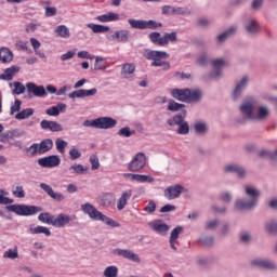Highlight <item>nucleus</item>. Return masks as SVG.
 <instances>
[{
	"instance_id": "f257e3e1",
	"label": "nucleus",
	"mask_w": 277,
	"mask_h": 277,
	"mask_svg": "<svg viewBox=\"0 0 277 277\" xmlns=\"http://www.w3.org/2000/svg\"><path fill=\"white\" fill-rule=\"evenodd\" d=\"M246 198H239L235 201V209L237 211H252L259 207V198H261V190L252 185L245 184L242 186Z\"/></svg>"
},
{
	"instance_id": "f03ea898",
	"label": "nucleus",
	"mask_w": 277,
	"mask_h": 277,
	"mask_svg": "<svg viewBox=\"0 0 277 277\" xmlns=\"http://www.w3.org/2000/svg\"><path fill=\"white\" fill-rule=\"evenodd\" d=\"M143 56L145 60L153 61L151 66L162 67L163 70H170V63L163 61L170 57V54H168V52L157 51V50H145L143 53Z\"/></svg>"
},
{
	"instance_id": "7ed1b4c3",
	"label": "nucleus",
	"mask_w": 277,
	"mask_h": 277,
	"mask_svg": "<svg viewBox=\"0 0 277 277\" xmlns=\"http://www.w3.org/2000/svg\"><path fill=\"white\" fill-rule=\"evenodd\" d=\"M256 109V98L253 96H248L239 105V111L242 116V119H240L238 122L240 124H243L247 120H251L254 116V111Z\"/></svg>"
},
{
	"instance_id": "20e7f679",
	"label": "nucleus",
	"mask_w": 277,
	"mask_h": 277,
	"mask_svg": "<svg viewBox=\"0 0 277 277\" xmlns=\"http://www.w3.org/2000/svg\"><path fill=\"white\" fill-rule=\"evenodd\" d=\"M118 124V120L111 117H98L94 120H84L83 127H91L93 129H114Z\"/></svg>"
},
{
	"instance_id": "39448f33",
	"label": "nucleus",
	"mask_w": 277,
	"mask_h": 277,
	"mask_svg": "<svg viewBox=\"0 0 277 277\" xmlns=\"http://www.w3.org/2000/svg\"><path fill=\"white\" fill-rule=\"evenodd\" d=\"M6 211H11V213H16V215L29 216L36 215L37 213H41L42 208L38 206H27V205H9L6 206Z\"/></svg>"
},
{
	"instance_id": "423d86ee",
	"label": "nucleus",
	"mask_w": 277,
	"mask_h": 277,
	"mask_svg": "<svg viewBox=\"0 0 277 277\" xmlns=\"http://www.w3.org/2000/svg\"><path fill=\"white\" fill-rule=\"evenodd\" d=\"M128 23L132 29H141V30H144V29L155 30V29H159V27H163V24L161 22H157L155 19L146 21V19L130 18L128 19Z\"/></svg>"
},
{
	"instance_id": "0eeeda50",
	"label": "nucleus",
	"mask_w": 277,
	"mask_h": 277,
	"mask_svg": "<svg viewBox=\"0 0 277 277\" xmlns=\"http://www.w3.org/2000/svg\"><path fill=\"white\" fill-rule=\"evenodd\" d=\"M146 168V154L137 153L128 164L130 172H141Z\"/></svg>"
},
{
	"instance_id": "6e6552de",
	"label": "nucleus",
	"mask_w": 277,
	"mask_h": 277,
	"mask_svg": "<svg viewBox=\"0 0 277 277\" xmlns=\"http://www.w3.org/2000/svg\"><path fill=\"white\" fill-rule=\"evenodd\" d=\"M243 27L248 36H259L261 34V24L254 17H247L243 21Z\"/></svg>"
},
{
	"instance_id": "1a4fd4ad",
	"label": "nucleus",
	"mask_w": 277,
	"mask_h": 277,
	"mask_svg": "<svg viewBox=\"0 0 277 277\" xmlns=\"http://www.w3.org/2000/svg\"><path fill=\"white\" fill-rule=\"evenodd\" d=\"M272 116V109L267 105H259L254 113L251 121L253 122H265Z\"/></svg>"
},
{
	"instance_id": "9d476101",
	"label": "nucleus",
	"mask_w": 277,
	"mask_h": 277,
	"mask_svg": "<svg viewBox=\"0 0 277 277\" xmlns=\"http://www.w3.org/2000/svg\"><path fill=\"white\" fill-rule=\"evenodd\" d=\"M89 217L94 222H103L104 224H106V226H111V228H118L119 226V224L116 221L103 214V212L98 211L96 208L92 214H89Z\"/></svg>"
},
{
	"instance_id": "9b49d317",
	"label": "nucleus",
	"mask_w": 277,
	"mask_h": 277,
	"mask_svg": "<svg viewBox=\"0 0 277 277\" xmlns=\"http://www.w3.org/2000/svg\"><path fill=\"white\" fill-rule=\"evenodd\" d=\"M61 163L62 158L58 155H51L38 159V164L41 168H57V166H60Z\"/></svg>"
},
{
	"instance_id": "f8f14e48",
	"label": "nucleus",
	"mask_w": 277,
	"mask_h": 277,
	"mask_svg": "<svg viewBox=\"0 0 277 277\" xmlns=\"http://www.w3.org/2000/svg\"><path fill=\"white\" fill-rule=\"evenodd\" d=\"M111 254H115V256H122V259H127L133 263H140L141 261L140 255L129 249H113Z\"/></svg>"
},
{
	"instance_id": "ddd939ff",
	"label": "nucleus",
	"mask_w": 277,
	"mask_h": 277,
	"mask_svg": "<svg viewBox=\"0 0 277 277\" xmlns=\"http://www.w3.org/2000/svg\"><path fill=\"white\" fill-rule=\"evenodd\" d=\"M26 90L28 94H32L38 98H44V96H47V89H44V85H37L34 82H27Z\"/></svg>"
},
{
	"instance_id": "4468645a",
	"label": "nucleus",
	"mask_w": 277,
	"mask_h": 277,
	"mask_svg": "<svg viewBox=\"0 0 277 277\" xmlns=\"http://www.w3.org/2000/svg\"><path fill=\"white\" fill-rule=\"evenodd\" d=\"M181 194H183V186L179 184L169 186L164 189V197L167 200H175Z\"/></svg>"
},
{
	"instance_id": "2eb2a0df",
	"label": "nucleus",
	"mask_w": 277,
	"mask_h": 277,
	"mask_svg": "<svg viewBox=\"0 0 277 277\" xmlns=\"http://www.w3.org/2000/svg\"><path fill=\"white\" fill-rule=\"evenodd\" d=\"M224 172L226 174H237L239 179H246L248 174L246 169L239 164H227L224 167Z\"/></svg>"
},
{
	"instance_id": "dca6fc26",
	"label": "nucleus",
	"mask_w": 277,
	"mask_h": 277,
	"mask_svg": "<svg viewBox=\"0 0 277 277\" xmlns=\"http://www.w3.org/2000/svg\"><path fill=\"white\" fill-rule=\"evenodd\" d=\"M40 187L43 189V192H45V194H48V196H50V198H52V200H56V202H64V200H66V197L62 193H55L53 187H51L49 184L41 183Z\"/></svg>"
},
{
	"instance_id": "f3484780",
	"label": "nucleus",
	"mask_w": 277,
	"mask_h": 277,
	"mask_svg": "<svg viewBox=\"0 0 277 277\" xmlns=\"http://www.w3.org/2000/svg\"><path fill=\"white\" fill-rule=\"evenodd\" d=\"M251 265H254V267H260L261 269H268V271L277 269L276 263L267 259L258 258L251 261Z\"/></svg>"
},
{
	"instance_id": "a211bd4d",
	"label": "nucleus",
	"mask_w": 277,
	"mask_h": 277,
	"mask_svg": "<svg viewBox=\"0 0 277 277\" xmlns=\"http://www.w3.org/2000/svg\"><path fill=\"white\" fill-rule=\"evenodd\" d=\"M96 92H98L96 88H93L90 90L79 89L69 93L68 98L75 100V98H85V96H95Z\"/></svg>"
},
{
	"instance_id": "6ab92c4d",
	"label": "nucleus",
	"mask_w": 277,
	"mask_h": 277,
	"mask_svg": "<svg viewBox=\"0 0 277 277\" xmlns=\"http://www.w3.org/2000/svg\"><path fill=\"white\" fill-rule=\"evenodd\" d=\"M18 72H21L19 66L13 65L9 68H5L4 72L0 74V81H12V79H14Z\"/></svg>"
},
{
	"instance_id": "aec40b11",
	"label": "nucleus",
	"mask_w": 277,
	"mask_h": 277,
	"mask_svg": "<svg viewBox=\"0 0 277 277\" xmlns=\"http://www.w3.org/2000/svg\"><path fill=\"white\" fill-rule=\"evenodd\" d=\"M250 82V78L248 76H243L238 83H236V87L234 89V100L237 101L239 96H241L243 90L248 88V83Z\"/></svg>"
},
{
	"instance_id": "412c9836",
	"label": "nucleus",
	"mask_w": 277,
	"mask_h": 277,
	"mask_svg": "<svg viewBox=\"0 0 277 277\" xmlns=\"http://www.w3.org/2000/svg\"><path fill=\"white\" fill-rule=\"evenodd\" d=\"M205 97V92L202 89H188V98L187 103H200Z\"/></svg>"
},
{
	"instance_id": "4be33fe9",
	"label": "nucleus",
	"mask_w": 277,
	"mask_h": 277,
	"mask_svg": "<svg viewBox=\"0 0 277 277\" xmlns=\"http://www.w3.org/2000/svg\"><path fill=\"white\" fill-rule=\"evenodd\" d=\"M69 222H72V217L68 214L61 213L56 217L54 216L52 226L55 228H64V226H68Z\"/></svg>"
},
{
	"instance_id": "5701e85b",
	"label": "nucleus",
	"mask_w": 277,
	"mask_h": 277,
	"mask_svg": "<svg viewBox=\"0 0 277 277\" xmlns=\"http://www.w3.org/2000/svg\"><path fill=\"white\" fill-rule=\"evenodd\" d=\"M185 118H187V110L183 109L182 114H176L169 118L167 124H169V127H179L185 122Z\"/></svg>"
},
{
	"instance_id": "b1692460",
	"label": "nucleus",
	"mask_w": 277,
	"mask_h": 277,
	"mask_svg": "<svg viewBox=\"0 0 277 277\" xmlns=\"http://www.w3.org/2000/svg\"><path fill=\"white\" fill-rule=\"evenodd\" d=\"M189 89H173L171 90L172 98L180 101L181 103H187Z\"/></svg>"
},
{
	"instance_id": "393cba45",
	"label": "nucleus",
	"mask_w": 277,
	"mask_h": 277,
	"mask_svg": "<svg viewBox=\"0 0 277 277\" xmlns=\"http://www.w3.org/2000/svg\"><path fill=\"white\" fill-rule=\"evenodd\" d=\"M132 196H133V190L131 189L124 190L121 194V197L117 201L118 211H122V209L127 207V203L129 202V200H131Z\"/></svg>"
},
{
	"instance_id": "a878e982",
	"label": "nucleus",
	"mask_w": 277,
	"mask_h": 277,
	"mask_svg": "<svg viewBox=\"0 0 277 277\" xmlns=\"http://www.w3.org/2000/svg\"><path fill=\"white\" fill-rule=\"evenodd\" d=\"M111 40H117V42H123L127 43L129 42V39L131 38V31L127 29H121L115 31L114 35H111Z\"/></svg>"
},
{
	"instance_id": "bb28decb",
	"label": "nucleus",
	"mask_w": 277,
	"mask_h": 277,
	"mask_svg": "<svg viewBox=\"0 0 277 277\" xmlns=\"http://www.w3.org/2000/svg\"><path fill=\"white\" fill-rule=\"evenodd\" d=\"M25 135V131L21 129H13L4 132L1 136L0 142H5V140H14L18 137H23Z\"/></svg>"
},
{
	"instance_id": "cd10ccee",
	"label": "nucleus",
	"mask_w": 277,
	"mask_h": 277,
	"mask_svg": "<svg viewBox=\"0 0 277 277\" xmlns=\"http://www.w3.org/2000/svg\"><path fill=\"white\" fill-rule=\"evenodd\" d=\"M149 226L159 235H166V233L170 230V226H168V224L163 223L161 220L154 221L149 224Z\"/></svg>"
},
{
	"instance_id": "c85d7f7f",
	"label": "nucleus",
	"mask_w": 277,
	"mask_h": 277,
	"mask_svg": "<svg viewBox=\"0 0 277 277\" xmlns=\"http://www.w3.org/2000/svg\"><path fill=\"white\" fill-rule=\"evenodd\" d=\"M67 172L69 174H77V175H81V174H88V172H90V167H84L81 163H74L71 164L68 169Z\"/></svg>"
},
{
	"instance_id": "c756f323",
	"label": "nucleus",
	"mask_w": 277,
	"mask_h": 277,
	"mask_svg": "<svg viewBox=\"0 0 277 277\" xmlns=\"http://www.w3.org/2000/svg\"><path fill=\"white\" fill-rule=\"evenodd\" d=\"M114 202H116V197L111 193H105L98 198L101 207H111Z\"/></svg>"
},
{
	"instance_id": "7c9ffc66",
	"label": "nucleus",
	"mask_w": 277,
	"mask_h": 277,
	"mask_svg": "<svg viewBox=\"0 0 277 277\" xmlns=\"http://www.w3.org/2000/svg\"><path fill=\"white\" fill-rule=\"evenodd\" d=\"M237 26H230L227 30L216 37L217 42H220V44L226 42V40L230 38V36H235V34H237Z\"/></svg>"
},
{
	"instance_id": "2f4dec72",
	"label": "nucleus",
	"mask_w": 277,
	"mask_h": 277,
	"mask_svg": "<svg viewBox=\"0 0 277 277\" xmlns=\"http://www.w3.org/2000/svg\"><path fill=\"white\" fill-rule=\"evenodd\" d=\"M95 18L100 23H114L116 21H120V14L114 13V12H109L107 14L100 15V16H97Z\"/></svg>"
},
{
	"instance_id": "473e14b6",
	"label": "nucleus",
	"mask_w": 277,
	"mask_h": 277,
	"mask_svg": "<svg viewBox=\"0 0 277 277\" xmlns=\"http://www.w3.org/2000/svg\"><path fill=\"white\" fill-rule=\"evenodd\" d=\"M135 64L134 63H126L121 66V75L124 79H131V76L135 72Z\"/></svg>"
},
{
	"instance_id": "72a5a7b5",
	"label": "nucleus",
	"mask_w": 277,
	"mask_h": 277,
	"mask_svg": "<svg viewBox=\"0 0 277 277\" xmlns=\"http://www.w3.org/2000/svg\"><path fill=\"white\" fill-rule=\"evenodd\" d=\"M28 233L30 235H45V237H51V229L42 225H38L36 227L30 226L28 228Z\"/></svg>"
},
{
	"instance_id": "f704fd0d",
	"label": "nucleus",
	"mask_w": 277,
	"mask_h": 277,
	"mask_svg": "<svg viewBox=\"0 0 277 277\" xmlns=\"http://www.w3.org/2000/svg\"><path fill=\"white\" fill-rule=\"evenodd\" d=\"M9 88H13L12 90L13 96H21V94H25V90L27 87H25L23 82L15 81V82H11L9 84Z\"/></svg>"
},
{
	"instance_id": "c9c22d12",
	"label": "nucleus",
	"mask_w": 277,
	"mask_h": 277,
	"mask_svg": "<svg viewBox=\"0 0 277 277\" xmlns=\"http://www.w3.org/2000/svg\"><path fill=\"white\" fill-rule=\"evenodd\" d=\"M39 155H44V153H49V150L53 149V140L45 138L38 144Z\"/></svg>"
},
{
	"instance_id": "e433bc0d",
	"label": "nucleus",
	"mask_w": 277,
	"mask_h": 277,
	"mask_svg": "<svg viewBox=\"0 0 277 277\" xmlns=\"http://www.w3.org/2000/svg\"><path fill=\"white\" fill-rule=\"evenodd\" d=\"M0 60L2 64H8L9 62H12L14 60V54L12 53V50L9 48H2L0 50Z\"/></svg>"
},
{
	"instance_id": "4c0bfd02",
	"label": "nucleus",
	"mask_w": 277,
	"mask_h": 277,
	"mask_svg": "<svg viewBox=\"0 0 277 277\" xmlns=\"http://www.w3.org/2000/svg\"><path fill=\"white\" fill-rule=\"evenodd\" d=\"M264 229L269 235H277V219H269L264 223Z\"/></svg>"
},
{
	"instance_id": "58836bf2",
	"label": "nucleus",
	"mask_w": 277,
	"mask_h": 277,
	"mask_svg": "<svg viewBox=\"0 0 277 277\" xmlns=\"http://www.w3.org/2000/svg\"><path fill=\"white\" fill-rule=\"evenodd\" d=\"M87 27H89V29H91L93 34H107L110 30L109 26L94 23L88 24Z\"/></svg>"
},
{
	"instance_id": "ea45409f",
	"label": "nucleus",
	"mask_w": 277,
	"mask_h": 277,
	"mask_svg": "<svg viewBox=\"0 0 277 277\" xmlns=\"http://www.w3.org/2000/svg\"><path fill=\"white\" fill-rule=\"evenodd\" d=\"M34 108H24L19 110L15 116V120H27V118H31L34 116Z\"/></svg>"
},
{
	"instance_id": "a19ab883",
	"label": "nucleus",
	"mask_w": 277,
	"mask_h": 277,
	"mask_svg": "<svg viewBox=\"0 0 277 277\" xmlns=\"http://www.w3.org/2000/svg\"><path fill=\"white\" fill-rule=\"evenodd\" d=\"M168 103L169 104H168L167 109L169 111L176 113V111H183V109H185V104H181L174 100H169Z\"/></svg>"
},
{
	"instance_id": "79ce46f5",
	"label": "nucleus",
	"mask_w": 277,
	"mask_h": 277,
	"mask_svg": "<svg viewBox=\"0 0 277 277\" xmlns=\"http://www.w3.org/2000/svg\"><path fill=\"white\" fill-rule=\"evenodd\" d=\"M195 131L198 135H207L209 133V126L205 121H197L195 123Z\"/></svg>"
},
{
	"instance_id": "37998d69",
	"label": "nucleus",
	"mask_w": 277,
	"mask_h": 277,
	"mask_svg": "<svg viewBox=\"0 0 277 277\" xmlns=\"http://www.w3.org/2000/svg\"><path fill=\"white\" fill-rule=\"evenodd\" d=\"M148 39L153 44H158V47H164L163 37H161V32H157V31L150 32L148 35Z\"/></svg>"
},
{
	"instance_id": "c03bdc74",
	"label": "nucleus",
	"mask_w": 277,
	"mask_h": 277,
	"mask_svg": "<svg viewBox=\"0 0 277 277\" xmlns=\"http://www.w3.org/2000/svg\"><path fill=\"white\" fill-rule=\"evenodd\" d=\"M94 70H106L107 69V58L103 56H94Z\"/></svg>"
},
{
	"instance_id": "a18cd8bd",
	"label": "nucleus",
	"mask_w": 277,
	"mask_h": 277,
	"mask_svg": "<svg viewBox=\"0 0 277 277\" xmlns=\"http://www.w3.org/2000/svg\"><path fill=\"white\" fill-rule=\"evenodd\" d=\"M54 215H52L49 212H42L38 215L39 222H42V224H49L53 226Z\"/></svg>"
},
{
	"instance_id": "49530a36",
	"label": "nucleus",
	"mask_w": 277,
	"mask_h": 277,
	"mask_svg": "<svg viewBox=\"0 0 277 277\" xmlns=\"http://www.w3.org/2000/svg\"><path fill=\"white\" fill-rule=\"evenodd\" d=\"M163 39V45L168 47V44H170V42H176V40H179L176 31H172V32H164L162 36Z\"/></svg>"
},
{
	"instance_id": "de8ad7c7",
	"label": "nucleus",
	"mask_w": 277,
	"mask_h": 277,
	"mask_svg": "<svg viewBox=\"0 0 277 277\" xmlns=\"http://www.w3.org/2000/svg\"><path fill=\"white\" fill-rule=\"evenodd\" d=\"M175 16H192V9L187 6H174Z\"/></svg>"
},
{
	"instance_id": "09e8293b",
	"label": "nucleus",
	"mask_w": 277,
	"mask_h": 277,
	"mask_svg": "<svg viewBox=\"0 0 277 277\" xmlns=\"http://www.w3.org/2000/svg\"><path fill=\"white\" fill-rule=\"evenodd\" d=\"M55 34L60 36V38H70V29L66 27V25H60L55 29Z\"/></svg>"
},
{
	"instance_id": "8fccbe9b",
	"label": "nucleus",
	"mask_w": 277,
	"mask_h": 277,
	"mask_svg": "<svg viewBox=\"0 0 277 277\" xmlns=\"http://www.w3.org/2000/svg\"><path fill=\"white\" fill-rule=\"evenodd\" d=\"M55 146H56L57 153H60L61 155H65L66 154V146H68V142L58 137V138L55 140Z\"/></svg>"
},
{
	"instance_id": "3c124183",
	"label": "nucleus",
	"mask_w": 277,
	"mask_h": 277,
	"mask_svg": "<svg viewBox=\"0 0 277 277\" xmlns=\"http://www.w3.org/2000/svg\"><path fill=\"white\" fill-rule=\"evenodd\" d=\"M21 107H23V102L21 100H15L13 103H11L10 116L18 114L21 111Z\"/></svg>"
},
{
	"instance_id": "603ef678",
	"label": "nucleus",
	"mask_w": 277,
	"mask_h": 277,
	"mask_svg": "<svg viewBox=\"0 0 277 277\" xmlns=\"http://www.w3.org/2000/svg\"><path fill=\"white\" fill-rule=\"evenodd\" d=\"M10 193L5 189H0V205H12L14 199H10L8 196Z\"/></svg>"
},
{
	"instance_id": "864d4df0",
	"label": "nucleus",
	"mask_w": 277,
	"mask_h": 277,
	"mask_svg": "<svg viewBox=\"0 0 277 277\" xmlns=\"http://www.w3.org/2000/svg\"><path fill=\"white\" fill-rule=\"evenodd\" d=\"M103 274L105 277H118V266H108L104 269Z\"/></svg>"
},
{
	"instance_id": "5fc2aeb1",
	"label": "nucleus",
	"mask_w": 277,
	"mask_h": 277,
	"mask_svg": "<svg viewBox=\"0 0 277 277\" xmlns=\"http://www.w3.org/2000/svg\"><path fill=\"white\" fill-rule=\"evenodd\" d=\"M220 200L225 202L226 205H230L233 202V193L230 190H224L220 194Z\"/></svg>"
},
{
	"instance_id": "6e6d98bb",
	"label": "nucleus",
	"mask_w": 277,
	"mask_h": 277,
	"mask_svg": "<svg viewBox=\"0 0 277 277\" xmlns=\"http://www.w3.org/2000/svg\"><path fill=\"white\" fill-rule=\"evenodd\" d=\"M12 194L15 198H25V188L23 185L13 186Z\"/></svg>"
},
{
	"instance_id": "4d7b16f0",
	"label": "nucleus",
	"mask_w": 277,
	"mask_h": 277,
	"mask_svg": "<svg viewBox=\"0 0 277 277\" xmlns=\"http://www.w3.org/2000/svg\"><path fill=\"white\" fill-rule=\"evenodd\" d=\"M134 181H137V183H153L155 179L150 175L136 174Z\"/></svg>"
},
{
	"instance_id": "13d9d810",
	"label": "nucleus",
	"mask_w": 277,
	"mask_h": 277,
	"mask_svg": "<svg viewBox=\"0 0 277 277\" xmlns=\"http://www.w3.org/2000/svg\"><path fill=\"white\" fill-rule=\"evenodd\" d=\"M177 134L179 135H189V123L187 121H184L181 123L177 128Z\"/></svg>"
},
{
	"instance_id": "bf43d9fd",
	"label": "nucleus",
	"mask_w": 277,
	"mask_h": 277,
	"mask_svg": "<svg viewBox=\"0 0 277 277\" xmlns=\"http://www.w3.org/2000/svg\"><path fill=\"white\" fill-rule=\"evenodd\" d=\"M134 134H135V130L131 131V128L129 127L121 128L118 131V135L120 137H131V135H134Z\"/></svg>"
},
{
	"instance_id": "052dcab7",
	"label": "nucleus",
	"mask_w": 277,
	"mask_h": 277,
	"mask_svg": "<svg viewBox=\"0 0 277 277\" xmlns=\"http://www.w3.org/2000/svg\"><path fill=\"white\" fill-rule=\"evenodd\" d=\"M209 62H211V61L209 58V54L208 53H202L197 58V64L199 66H209Z\"/></svg>"
},
{
	"instance_id": "680f3d73",
	"label": "nucleus",
	"mask_w": 277,
	"mask_h": 277,
	"mask_svg": "<svg viewBox=\"0 0 277 277\" xmlns=\"http://www.w3.org/2000/svg\"><path fill=\"white\" fill-rule=\"evenodd\" d=\"M96 210V207H94L92 203L87 202L84 205L81 206V211H83V213L85 215H91L94 211Z\"/></svg>"
},
{
	"instance_id": "e2e57ef3",
	"label": "nucleus",
	"mask_w": 277,
	"mask_h": 277,
	"mask_svg": "<svg viewBox=\"0 0 277 277\" xmlns=\"http://www.w3.org/2000/svg\"><path fill=\"white\" fill-rule=\"evenodd\" d=\"M26 153H27V155H29V157H36L37 153L40 155V149L38 147V143H34L31 146L26 148Z\"/></svg>"
},
{
	"instance_id": "0e129e2a",
	"label": "nucleus",
	"mask_w": 277,
	"mask_h": 277,
	"mask_svg": "<svg viewBox=\"0 0 277 277\" xmlns=\"http://www.w3.org/2000/svg\"><path fill=\"white\" fill-rule=\"evenodd\" d=\"M199 241L202 243V246H213L215 239L213 236H201Z\"/></svg>"
},
{
	"instance_id": "69168bd1",
	"label": "nucleus",
	"mask_w": 277,
	"mask_h": 277,
	"mask_svg": "<svg viewBox=\"0 0 277 277\" xmlns=\"http://www.w3.org/2000/svg\"><path fill=\"white\" fill-rule=\"evenodd\" d=\"M211 64L214 69H221V68H223V66H226V60L215 58V60L211 61Z\"/></svg>"
},
{
	"instance_id": "338daca9",
	"label": "nucleus",
	"mask_w": 277,
	"mask_h": 277,
	"mask_svg": "<svg viewBox=\"0 0 277 277\" xmlns=\"http://www.w3.org/2000/svg\"><path fill=\"white\" fill-rule=\"evenodd\" d=\"M181 233H183V226H176L170 235V240L172 241H176V239H179V235H181Z\"/></svg>"
},
{
	"instance_id": "774afa93",
	"label": "nucleus",
	"mask_w": 277,
	"mask_h": 277,
	"mask_svg": "<svg viewBox=\"0 0 277 277\" xmlns=\"http://www.w3.org/2000/svg\"><path fill=\"white\" fill-rule=\"evenodd\" d=\"M161 12H162L163 16H174V6L163 5L161 8Z\"/></svg>"
}]
</instances>
